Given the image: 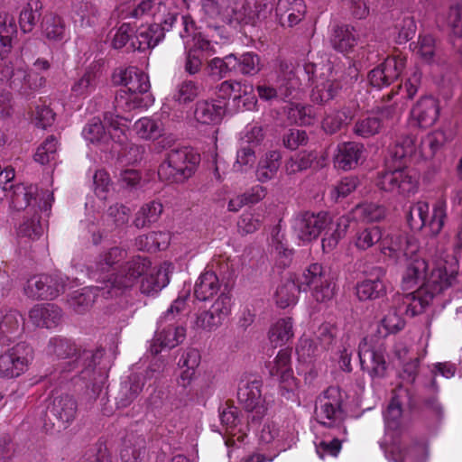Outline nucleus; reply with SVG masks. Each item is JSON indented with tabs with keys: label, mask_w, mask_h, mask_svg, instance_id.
Instances as JSON below:
<instances>
[{
	"label": "nucleus",
	"mask_w": 462,
	"mask_h": 462,
	"mask_svg": "<svg viewBox=\"0 0 462 462\" xmlns=\"http://www.w3.org/2000/svg\"><path fill=\"white\" fill-rule=\"evenodd\" d=\"M127 256L125 249L113 246L102 252L89 267V276L97 283L104 284L109 290L106 294H122L132 289L137 280L150 268L151 262L140 255L133 257L117 270V265Z\"/></svg>",
	"instance_id": "f257e3e1"
},
{
	"label": "nucleus",
	"mask_w": 462,
	"mask_h": 462,
	"mask_svg": "<svg viewBox=\"0 0 462 462\" xmlns=\"http://www.w3.org/2000/svg\"><path fill=\"white\" fill-rule=\"evenodd\" d=\"M112 80L114 84L125 88L116 93V107L132 110L138 107H148L153 103L154 99L149 94L151 88L149 77L138 68L116 69L113 73Z\"/></svg>",
	"instance_id": "f03ea898"
},
{
	"label": "nucleus",
	"mask_w": 462,
	"mask_h": 462,
	"mask_svg": "<svg viewBox=\"0 0 462 462\" xmlns=\"http://www.w3.org/2000/svg\"><path fill=\"white\" fill-rule=\"evenodd\" d=\"M199 162V153L189 147L171 149L159 166V178L171 183L184 182L194 174Z\"/></svg>",
	"instance_id": "7ed1b4c3"
},
{
	"label": "nucleus",
	"mask_w": 462,
	"mask_h": 462,
	"mask_svg": "<svg viewBox=\"0 0 462 462\" xmlns=\"http://www.w3.org/2000/svg\"><path fill=\"white\" fill-rule=\"evenodd\" d=\"M0 84L28 97L45 86L46 79L29 70L22 60L16 59L0 65Z\"/></svg>",
	"instance_id": "20e7f679"
},
{
	"label": "nucleus",
	"mask_w": 462,
	"mask_h": 462,
	"mask_svg": "<svg viewBox=\"0 0 462 462\" xmlns=\"http://www.w3.org/2000/svg\"><path fill=\"white\" fill-rule=\"evenodd\" d=\"M448 205L444 199H439L432 206L431 213L426 201H417L411 204L406 214V220L414 231L428 227L432 236H437L443 229L448 218Z\"/></svg>",
	"instance_id": "39448f33"
},
{
	"label": "nucleus",
	"mask_w": 462,
	"mask_h": 462,
	"mask_svg": "<svg viewBox=\"0 0 462 462\" xmlns=\"http://www.w3.org/2000/svg\"><path fill=\"white\" fill-rule=\"evenodd\" d=\"M342 402L339 388L330 386L317 397L314 414L319 424L346 434V430L343 426L346 413L342 409Z\"/></svg>",
	"instance_id": "423d86ee"
},
{
	"label": "nucleus",
	"mask_w": 462,
	"mask_h": 462,
	"mask_svg": "<svg viewBox=\"0 0 462 462\" xmlns=\"http://www.w3.org/2000/svg\"><path fill=\"white\" fill-rule=\"evenodd\" d=\"M236 0H199L200 23L220 38L224 25L234 26ZM214 37V34L209 35Z\"/></svg>",
	"instance_id": "0eeeda50"
},
{
	"label": "nucleus",
	"mask_w": 462,
	"mask_h": 462,
	"mask_svg": "<svg viewBox=\"0 0 462 462\" xmlns=\"http://www.w3.org/2000/svg\"><path fill=\"white\" fill-rule=\"evenodd\" d=\"M419 174L407 166H399L393 170L381 172L376 179V186L385 191L403 197H410L419 188Z\"/></svg>",
	"instance_id": "6e6552de"
},
{
	"label": "nucleus",
	"mask_w": 462,
	"mask_h": 462,
	"mask_svg": "<svg viewBox=\"0 0 462 462\" xmlns=\"http://www.w3.org/2000/svg\"><path fill=\"white\" fill-rule=\"evenodd\" d=\"M186 298L178 297L158 321V338L164 347L173 348L185 338V328L176 326V317L184 310Z\"/></svg>",
	"instance_id": "1a4fd4ad"
},
{
	"label": "nucleus",
	"mask_w": 462,
	"mask_h": 462,
	"mask_svg": "<svg viewBox=\"0 0 462 462\" xmlns=\"http://www.w3.org/2000/svg\"><path fill=\"white\" fill-rule=\"evenodd\" d=\"M309 290L317 302H328L335 295V282L319 263L310 264L300 276V287Z\"/></svg>",
	"instance_id": "9d476101"
},
{
	"label": "nucleus",
	"mask_w": 462,
	"mask_h": 462,
	"mask_svg": "<svg viewBox=\"0 0 462 462\" xmlns=\"http://www.w3.org/2000/svg\"><path fill=\"white\" fill-rule=\"evenodd\" d=\"M277 83L279 84L278 89L266 85L258 86L256 89L260 98L266 101L278 97L286 98L292 96L294 91L300 89V80L298 71L291 63L286 61L280 62L277 70Z\"/></svg>",
	"instance_id": "9b49d317"
},
{
	"label": "nucleus",
	"mask_w": 462,
	"mask_h": 462,
	"mask_svg": "<svg viewBox=\"0 0 462 462\" xmlns=\"http://www.w3.org/2000/svg\"><path fill=\"white\" fill-rule=\"evenodd\" d=\"M315 74L313 88L311 91V99L317 104H325L333 99L341 88L338 81L337 71L334 69L330 63L323 65L321 72L318 75L315 65H309L305 70Z\"/></svg>",
	"instance_id": "f8f14e48"
},
{
	"label": "nucleus",
	"mask_w": 462,
	"mask_h": 462,
	"mask_svg": "<svg viewBox=\"0 0 462 462\" xmlns=\"http://www.w3.org/2000/svg\"><path fill=\"white\" fill-rule=\"evenodd\" d=\"M33 359L31 346L21 342L0 355V378H15L27 371Z\"/></svg>",
	"instance_id": "ddd939ff"
},
{
	"label": "nucleus",
	"mask_w": 462,
	"mask_h": 462,
	"mask_svg": "<svg viewBox=\"0 0 462 462\" xmlns=\"http://www.w3.org/2000/svg\"><path fill=\"white\" fill-rule=\"evenodd\" d=\"M458 263L456 260L439 259L435 262L427 282L422 285L437 297L456 283Z\"/></svg>",
	"instance_id": "4468645a"
},
{
	"label": "nucleus",
	"mask_w": 462,
	"mask_h": 462,
	"mask_svg": "<svg viewBox=\"0 0 462 462\" xmlns=\"http://www.w3.org/2000/svg\"><path fill=\"white\" fill-rule=\"evenodd\" d=\"M419 250L417 242L400 230L389 232L382 236L381 252L396 262L411 258Z\"/></svg>",
	"instance_id": "2eb2a0df"
},
{
	"label": "nucleus",
	"mask_w": 462,
	"mask_h": 462,
	"mask_svg": "<svg viewBox=\"0 0 462 462\" xmlns=\"http://www.w3.org/2000/svg\"><path fill=\"white\" fill-rule=\"evenodd\" d=\"M262 383L258 380L241 382L237 398L244 408L251 413L252 421L261 420L267 412V405L262 396Z\"/></svg>",
	"instance_id": "dca6fc26"
},
{
	"label": "nucleus",
	"mask_w": 462,
	"mask_h": 462,
	"mask_svg": "<svg viewBox=\"0 0 462 462\" xmlns=\"http://www.w3.org/2000/svg\"><path fill=\"white\" fill-rule=\"evenodd\" d=\"M65 289V281L59 275H35L27 281L25 294L33 300H53Z\"/></svg>",
	"instance_id": "f3484780"
},
{
	"label": "nucleus",
	"mask_w": 462,
	"mask_h": 462,
	"mask_svg": "<svg viewBox=\"0 0 462 462\" xmlns=\"http://www.w3.org/2000/svg\"><path fill=\"white\" fill-rule=\"evenodd\" d=\"M358 356L362 370L367 373L372 380L381 379L386 375L388 365L384 348L369 346L366 339H364L359 345Z\"/></svg>",
	"instance_id": "a211bd4d"
},
{
	"label": "nucleus",
	"mask_w": 462,
	"mask_h": 462,
	"mask_svg": "<svg viewBox=\"0 0 462 462\" xmlns=\"http://www.w3.org/2000/svg\"><path fill=\"white\" fill-rule=\"evenodd\" d=\"M328 224V215L327 213L304 212L294 218L292 227L299 239L310 242L318 238Z\"/></svg>",
	"instance_id": "6ab92c4d"
},
{
	"label": "nucleus",
	"mask_w": 462,
	"mask_h": 462,
	"mask_svg": "<svg viewBox=\"0 0 462 462\" xmlns=\"http://www.w3.org/2000/svg\"><path fill=\"white\" fill-rule=\"evenodd\" d=\"M271 6L263 0H247L236 2L234 26L239 24H254L265 19L271 12Z\"/></svg>",
	"instance_id": "aec40b11"
},
{
	"label": "nucleus",
	"mask_w": 462,
	"mask_h": 462,
	"mask_svg": "<svg viewBox=\"0 0 462 462\" xmlns=\"http://www.w3.org/2000/svg\"><path fill=\"white\" fill-rule=\"evenodd\" d=\"M103 78V62L94 61L89 64L81 77L71 85V94L76 97H86L94 92Z\"/></svg>",
	"instance_id": "412c9836"
},
{
	"label": "nucleus",
	"mask_w": 462,
	"mask_h": 462,
	"mask_svg": "<svg viewBox=\"0 0 462 462\" xmlns=\"http://www.w3.org/2000/svg\"><path fill=\"white\" fill-rule=\"evenodd\" d=\"M24 319L15 310H0V345L8 346L23 331Z\"/></svg>",
	"instance_id": "4be33fe9"
},
{
	"label": "nucleus",
	"mask_w": 462,
	"mask_h": 462,
	"mask_svg": "<svg viewBox=\"0 0 462 462\" xmlns=\"http://www.w3.org/2000/svg\"><path fill=\"white\" fill-rule=\"evenodd\" d=\"M170 28L159 23L141 25L131 38L130 48L134 51H144L155 47L164 37V31Z\"/></svg>",
	"instance_id": "5701e85b"
},
{
	"label": "nucleus",
	"mask_w": 462,
	"mask_h": 462,
	"mask_svg": "<svg viewBox=\"0 0 462 462\" xmlns=\"http://www.w3.org/2000/svg\"><path fill=\"white\" fill-rule=\"evenodd\" d=\"M365 147L361 143L356 142L339 143L334 156V163L336 167L344 171L355 169L365 160Z\"/></svg>",
	"instance_id": "b1692460"
},
{
	"label": "nucleus",
	"mask_w": 462,
	"mask_h": 462,
	"mask_svg": "<svg viewBox=\"0 0 462 462\" xmlns=\"http://www.w3.org/2000/svg\"><path fill=\"white\" fill-rule=\"evenodd\" d=\"M107 290L109 288L101 283L96 286L84 287L73 292L69 300V304L76 312L82 313L95 302L97 297L109 299L118 296V294L105 293Z\"/></svg>",
	"instance_id": "393cba45"
},
{
	"label": "nucleus",
	"mask_w": 462,
	"mask_h": 462,
	"mask_svg": "<svg viewBox=\"0 0 462 462\" xmlns=\"http://www.w3.org/2000/svg\"><path fill=\"white\" fill-rule=\"evenodd\" d=\"M275 13L282 26L293 27L304 18L306 5L303 0H278Z\"/></svg>",
	"instance_id": "a878e982"
},
{
	"label": "nucleus",
	"mask_w": 462,
	"mask_h": 462,
	"mask_svg": "<svg viewBox=\"0 0 462 462\" xmlns=\"http://www.w3.org/2000/svg\"><path fill=\"white\" fill-rule=\"evenodd\" d=\"M28 316L35 327L51 328L60 324L62 311L54 304H36L29 310Z\"/></svg>",
	"instance_id": "bb28decb"
},
{
	"label": "nucleus",
	"mask_w": 462,
	"mask_h": 462,
	"mask_svg": "<svg viewBox=\"0 0 462 462\" xmlns=\"http://www.w3.org/2000/svg\"><path fill=\"white\" fill-rule=\"evenodd\" d=\"M223 288L216 273L205 270L195 282L194 296L200 301L213 300L223 291Z\"/></svg>",
	"instance_id": "cd10ccee"
},
{
	"label": "nucleus",
	"mask_w": 462,
	"mask_h": 462,
	"mask_svg": "<svg viewBox=\"0 0 462 462\" xmlns=\"http://www.w3.org/2000/svg\"><path fill=\"white\" fill-rule=\"evenodd\" d=\"M215 44L217 42L200 41L195 46L185 48V71L190 75L198 73L201 69L202 60L216 53Z\"/></svg>",
	"instance_id": "c85d7f7f"
},
{
	"label": "nucleus",
	"mask_w": 462,
	"mask_h": 462,
	"mask_svg": "<svg viewBox=\"0 0 462 462\" xmlns=\"http://www.w3.org/2000/svg\"><path fill=\"white\" fill-rule=\"evenodd\" d=\"M411 115L420 127L431 126L439 118V101L432 97H422L412 107Z\"/></svg>",
	"instance_id": "c756f323"
},
{
	"label": "nucleus",
	"mask_w": 462,
	"mask_h": 462,
	"mask_svg": "<svg viewBox=\"0 0 462 462\" xmlns=\"http://www.w3.org/2000/svg\"><path fill=\"white\" fill-rule=\"evenodd\" d=\"M226 112V104L223 101L199 100L196 103L194 110L195 119L204 125L218 124Z\"/></svg>",
	"instance_id": "7c9ffc66"
},
{
	"label": "nucleus",
	"mask_w": 462,
	"mask_h": 462,
	"mask_svg": "<svg viewBox=\"0 0 462 462\" xmlns=\"http://www.w3.org/2000/svg\"><path fill=\"white\" fill-rule=\"evenodd\" d=\"M407 260H410V263L406 267L402 280V285L404 290L412 289L420 282L423 284L427 282V278L429 277V263L424 258L413 254L411 258H408Z\"/></svg>",
	"instance_id": "2f4dec72"
},
{
	"label": "nucleus",
	"mask_w": 462,
	"mask_h": 462,
	"mask_svg": "<svg viewBox=\"0 0 462 462\" xmlns=\"http://www.w3.org/2000/svg\"><path fill=\"white\" fill-rule=\"evenodd\" d=\"M349 225L350 220L346 216H341L335 221L328 217V224L322 230L325 231L321 241L324 252H331L337 247L339 241L346 236Z\"/></svg>",
	"instance_id": "473e14b6"
},
{
	"label": "nucleus",
	"mask_w": 462,
	"mask_h": 462,
	"mask_svg": "<svg viewBox=\"0 0 462 462\" xmlns=\"http://www.w3.org/2000/svg\"><path fill=\"white\" fill-rule=\"evenodd\" d=\"M360 42V28L352 25L336 26L331 36V43L340 52H349Z\"/></svg>",
	"instance_id": "72a5a7b5"
},
{
	"label": "nucleus",
	"mask_w": 462,
	"mask_h": 462,
	"mask_svg": "<svg viewBox=\"0 0 462 462\" xmlns=\"http://www.w3.org/2000/svg\"><path fill=\"white\" fill-rule=\"evenodd\" d=\"M454 133L450 128H440L428 134L420 142V152L424 159L432 158L451 141Z\"/></svg>",
	"instance_id": "f704fd0d"
},
{
	"label": "nucleus",
	"mask_w": 462,
	"mask_h": 462,
	"mask_svg": "<svg viewBox=\"0 0 462 462\" xmlns=\"http://www.w3.org/2000/svg\"><path fill=\"white\" fill-rule=\"evenodd\" d=\"M77 408L76 401L71 396L64 394L53 398L49 411L66 428L74 420Z\"/></svg>",
	"instance_id": "c9c22d12"
},
{
	"label": "nucleus",
	"mask_w": 462,
	"mask_h": 462,
	"mask_svg": "<svg viewBox=\"0 0 462 462\" xmlns=\"http://www.w3.org/2000/svg\"><path fill=\"white\" fill-rule=\"evenodd\" d=\"M270 375L276 378L284 385L282 388L289 391L294 385V377L291 367V355L286 350L278 352L273 364L269 370Z\"/></svg>",
	"instance_id": "e433bc0d"
},
{
	"label": "nucleus",
	"mask_w": 462,
	"mask_h": 462,
	"mask_svg": "<svg viewBox=\"0 0 462 462\" xmlns=\"http://www.w3.org/2000/svg\"><path fill=\"white\" fill-rule=\"evenodd\" d=\"M434 296L423 285L413 292L402 296L405 312L411 316L421 313L434 300Z\"/></svg>",
	"instance_id": "4c0bfd02"
},
{
	"label": "nucleus",
	"mask_w": 462,
	"mask_h": 462,
	"mask_svg": "<svg viewBox=\"0 0 462 462\" xmlns=\"http://www.w3.org/2000/svg\"><path fill=\"white\" fill-rule=\"evenodd\" d=\"M134 128L143 140H156L164 133V124L159 116L142 117L134 123Z\"/></svg>",
	"instance_id": "58836bf2"
},
{
	"label": "nucleus",
	"mask_w": 462,
	"mask_h": 462,
	"mask_svg": "<svg viewBox=\"0 0 462 462\" xmlns=\"http://www.w3.org/2000/svg\"><path fill=\"white\" fill-rule=\"evenodd\" d=\"M382 229L378 226L358 228L352 236L351 243L359 252H365L381 242Z\"/></svg>",
	"instance_id": "ea45409f"
},
{
	"label": "nucleus",
	"mask_w": 462,
	"mask_h": 462,
	"mask_svg": "<svg viewBox=\"0 0 462 462\" xmlns=\"http://www.w3.org/2000/svg\"><path fill=\"white\" fill-rule=\"evenodd\" d=\"M377 275L374 279H365L356 284V295L360 300H375L385 293V286L381 280L383 272L376 269Z\"/></svg>",
	"instance_id": "a19ab883"
},
{
	"label": "nucleus",
	"mask_w": 462,
	"mask_h": 462,
	"mask_svg": "<svg viewBox=\"0 0 462 462\" xmlns=\"http://www.w3.org/2000/svg\"><path fill=\"white\" fill-rule=\"evenodd\" d=\"M5 197L11 200V204L14 208L17 210L27 208L32 199H35V194L37 188L30 185L25 186L24 184H17L15 186L7 185V190H5Z\"/></svg>",
	"instance_id": "79ce46f5"
},
{
	"label": "nucleus",
	"mask_w": 462,
	"mask_h": 462,
	"mask_svg": "<svg viewBox=\"0 0 462 462\" xmlns=\"http://www.w3.org/2000/svg\"><path fill=\"white\" fill-rule=\"evenodd\" d=\"M301 290L303 291V286L300 287V278L298 284L291 279L282 281L277 287L274 295L277 306L285 309L296 304L298 293Z\"/></svg>",
	"instance_id": "37998d69"
},
{
	"label": "nucleus",
	"mask_w": 462,
	"mask_h": 462,
	"mask_svg": "<svg viewBox=\"0 0 462 462\" xmlns=\"http://www.w3.org/2000/svg\"><path fill=\"white\" fill-rule=\"evenodd\" d=\"M17 28L14 16L0 13V59H4L12 49V39Z\"/></svg>",
	"instance_id": "c03bdc74"
},
{
	"label": "nucleus",
	"mask_w": 462,
	"mask_h": 462,
	"mask_svg": "<svg viewBox=\"0 0 462 462\" xmlns=\"http://www.w3.org/2000/svg\"><path fill=\"white\" fill-rule=\"evenodd\" d=\"M282 154L279 151H271L259 161L256 177L261 182H266L274 178L280 165Z\"/></svg>",
	"instance_id": "a18cd8bd"
},
{
	"label": "nucleus",
	"mask_w": 462,
	"mask_h": 462,
	"mask_svg": "<svg viewBox=\"0 0 462 462\" xmlns=\"http://www.w3.org/2000/svg\"><path fill=\"white\" fill-rule=\"evenodd\" d=\"M293 335V322L291 318L278 319L268 332L269 340L274 347L285 345Z\"/></svg>",
	"instance_id": "49530a36"
},
{
	"label": "nucleus",
	"mask_w": 462,
	"mask_h": 462,
	"mask_svg": "<svg viewBox=\"0 0 462 462\" xmlns=\"http://www.w3.org/2000/svg\"><path fill=\"white\" fill-rule=\"evenodd\" d=\"M353 214L356 219L362 222L372 223L383 220L386 216V208L374 202H363L357 204Z\"/></svg>",
	"instance_id": "de8ad7c7"
},
{
	"label": "nucleus",
	"mask_w": 462,
	"mask_h": 462,
	"mask_svg": "<svg viewBox=\"0 0 462 462\" xmlns=\"http://www.w3.org/2000/svg\"><path fill=\"white\" fill-rule=\"evenodd\" d=\"M46 352L49 356L60 359H70L78 355L79 348L71 340L61 337H51L47 345Z\"/></svg>",
	"instance_id": "09e8293b"
},
{
	"label": "nucleus",
	"mask_w": 462,
	"mask_h": 462,
	"mask_svg": "<svg viewBox=\"0 0 462 462\" xmlns=\"http://www.w3.org/2000/svg\"><path fill=\"white\" fill-rule=\"evenodd\" d=\"M170 242V236L166 232L153 231L139 236L135 239V245L139 250L155 252L165 249Z\"/></svg>",
	"instance_id": "8fccbe9b"
},
{
	"label": "nucleus",
	"mask_w": 462,
	"mask_h": 462,
	"mask_svg": "<svg viewBox=\"0 0 462 462\" xmlns=\"http://www.w3.org/2000/svg\"><path fill=\"white\" fill-rule=\"evenodd\" d=\"M73 20L81 27L96 24L99 12L97 7L90 2H79L73 6Z\"/></svg>",
	"instance_id": "3c124183"
},
{
	"label": "nucleus",
	"mask_w": 462,
	"mask_h": 462,
	"mask_svg": "<svg viewBox=\"0 0 462 462\" xmlns=\"http://www.w3.org/2000/svg\"><path fill=\"white\" fill-rule=\"evenodd\" d=\"M42 5L39 0H30L22 9L19 18L20 27L23 32H30L37 23Z\"/></svg>",
	"instance_id": "603ef678"
},
{
	"label": "nucleus",
	"mask_w": 462,
	"mask_h": 462,
	"mask_svg": "<svg viewBox=\"0 0 462 462\" xmlns=\"http://www.w3.org/2000/svg\"><path fill=\"white\" fill-rule=\"evenodd\" d=\"M42 29L43 34L50 41L60 42L65 38L66 30L63 20L54 14L44 15Z\"/></svg>",
	"instance_id": "864d4df0"
},
{
	"label": "nucleus",
	"mask_w": 462,
	"mask_h": 462,
	"mask_svg": "<svg viewBox=\"0 0 462 462\" xmlns=\"http://www.w3.org/2000/svg\"><path fill=\"white\" fill-rule=\"evenodd\" d=\"M181 26L179 34L185 48L195 46L200 41H209L199 31V28L190 16L183 15L181 17Z\"/></svg>",
	"instance_id": "5fc2aeb1"
},
{
	"label": "nucleus",
	"mask_w": 462,
	"mask_h": 462,
	"mask_svg": "<svg viewBox=\"0 0 462 462\" xmlns=\"http://www.w3.org/2000/svg\"><path fill=\"white\" fill-rule=\"evenodd\" d=\"M169 283V277L165 270L158 269L155 273L145 275L140 285V291L143 294L153 295L158 293Z\"/></svg>",
	"instance_id": "6e6d98bb"
},
{
	"label": "nucleus",
	"mask_w": 462,
	"mask_h": 462,
	"mask_svg": "<svg viewBox=\"0 0 462 462\" xmlns=\"http://www.w3.org/2000/svg\"><path fill=\"white\" fill-rule=\"evenodd\" d=\"M104 120L107 125V134L111 136L110 141L123 144L127 140V119L106 113Z\"/></svg>",
	"instance_id": "4d7b16f0"
},
{
	"label": "nucleus",
	"mask_w": 462,
	"mask_h": 462,
	"mask_svg": "<svg viewBox=\"0 0 462 462\" xmlns=\"http://www.w3.org/2000/svg\"><path fill=\"white\" fill-rule=\"evenodd\" d=\"M288 118L294 124L310 125L315 120V112L311 106L290 103L286 106Z\"/></svg>",
	"instance_id": "13d9d810"
},
{
	"label": "nucleus",
	"mask_w": 462,
	"mask_h": 462,
	"mask_svg": "<svg viewBox=\"0 0 462 462\" xmlns=\"http://www.w3.org/2000/svg\"><path fill=\"white\" fill-rule=\"evenodd\" d=\"M224 323L221 319L212 312L210 309L199 310L194 314V320L192 326L195 329L212 332L217 329Z\"/></svg>",
	"instance_id": "bf43d9fd"
},
{
	"label": "nucleus",
	"mask_w": 462,
	"mask_h": 462,
	"mask_svg": "<svg viewBox=\"0 0 462 462\" xmlns=\"http://www.w3.org/2000/svg\"><path fill=\"white\" fill-rule=\"evenodd\" d=\"M129 208L123 204L116 203L110 206L103 217L104 222H106L107 230L112 231L126 225L129 220Z\"/></svg>",
	"instance_id": "052dcab7"
},
{
	"label": "nucleus",
	"mask_w": 462,
	"mask_h": 462,
	"mask_svg": "<svg viewBox=\"0 0 462 462\" xmlns=\"http://www.w3.org/2000/svg\"><path fill=\"white\" fill-rule=\"evenodd\" d=\"M82 134L88 142L98 145L107 144L111 139V136L107 134V129L100 120L96 118L84 127Z\"/></svg>",
	"instance_id": "680f3d73"
},
{
	"label": "nucleus",
	"mask_w": 462,
	"mask_h": 462,
	"mask_svg": "<svg viewBox=\"0 0 462 462\" xmlns=\"http://www.w3.org/2000/svg\"><path fill=\"white\" fill-rule=\"evenodd\" d=\"M162 209V204L159 201H151L143 205L135 217L134 222V226L138 228H143L156 222L161 216Z\"/></svg>",
	"instance_id": "e2e57ef3"
},
{
	"label": "nucleus",
	"mask_w": 462,
	"mask_h": 462,
	"mask_svg": "<svg viewBox=\"0 0 462 462\" xmlns=\"http://www.w3.org/2000/svg\"><path fill=\"white\" fill-rule=\"evenodd\" d=\"M352 118L351 110L343 108L328 115L322 121V128L327 134H333L347 125Z\"/></svg>",
	"instance_id": "0e129e2a"
},
{
	"label": "nucleus",
	"mask_w": 462,
	"mask_h": 462,
	"mask_svg": "<svg viewBox=\"0 0 462 462\" xmlns=\"http://www.w3.org/2000/svg\"><path fill=\"white\" fill-rule=\"evenodd\" d=\"M317 156L312 152L302 151L295 153L285 162L284 170L288 175L308 170Z\"/></svg>",
	"instance_id": "69168bd1"
},
{
	"label": "nucleus",
	"mask_w": 462,
	"mask_h": 462,
	"mask_svg": "<svg viewBox=\"0 0 462 462\" xmlns=\"http://www.w3.org/2000/svg\"><path fill=\"white\" fill-rule=\"evenodd\" d=\"M143 383L135 376L121 384L117 403L121 407L128 406L142 392Z\"/></svg>",
	"instance_id": "338daca9"
},
{
	"label": "nucleus",
	"mask_w": 462,
	"mask_h": 462,
	"mask_svg": "<svg viewBox=\"0 0 462 462\" xmlns=\"http://www.w3.org/2000/svg\"><path fill=\"white\" fill-rule=\"evenodd\" d=\"M214 299L209 309L212 312L217 314L221 320L225 321L232 312L234 305L232 293L230 290L224 285L223 291Z\"/></svg>",
	"instance_id": "774afa93"
}]
</instances>
